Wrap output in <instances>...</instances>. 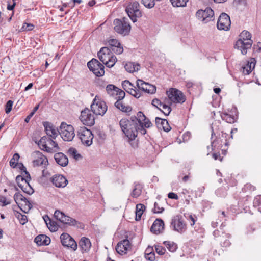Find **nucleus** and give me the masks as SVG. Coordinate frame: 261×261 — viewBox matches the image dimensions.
Masks as SVG:
<instances>
[{
    "label": "nucleus",
    "mask_w": 261,
    "mask_h": 261,
    "mask_svg": "<svg viewBox=\"0 0 261 261\" xmlns=\"http://www.w3.org/2000/svg\"><path fill=\"white\" fill-rule=\"evenodd\" d=\"M167 94L168 98H166L164 102L155 98L152 100L151 102L152 105L159 110H161L158 108V106H162V108L165 110V111H162L163 113L166 116L169 115L171 112L172 102L182 103L186 100V97L184 94L180 90L174 88H171L167 91Z\"/></svg>",
    "instance_id": "1"
},
{
    "label": "nucleus",
    "mask_w": 261,
    "mask_h": 261,
    "mask_svg": "<svg viewBox=\"0 0 261 261\" xmlns=\"http://www.w3.org/2000/svg\"><path fill=\"white\" fill-rule=\"evenodd\" d=\"M134 120H137L135 117H131L130 119L123 118L119 122V125L125 135L131 140L135 139L140 133V129H138L139 126Z\"/></svg>",
    "instance_id": "2"
},
{
    "label": "nucleus",
    "mask_w": 261,
    "mask_h": 261,
    "mask_svg": "<svg viewBox=\"0 0 261 261\" xmlns=\"http://www.w3.org/2000/svg\"><path fill=\"white\" fill-rule=\"evenodd\" d=\"M240 37L234 44V48L240 50L243 55H245L247 49L251 47L253 43L251 39V34L248 31L244 30L241 33Z\"/></svg>",
    "instance_id": "3"
},
{
    "label": "nucleus",
    "mask_w": 261,
    "mask_h": 261,
    "mask_svg": "<svg viewBox=\"0 0 261 261\" xmlns=\"http://www.w3.org/2000/svg\"><path fill=\"white\" fill-rule=\"evenodd\" d=\"M216 123H213L211 126L212 134H211V146L212 149L214 151H217L221 149L223 147V145H224L225 147H226L228 145V141L227 139L228 134L223 132H221V137H216L215 139L213 140L214 136L216 135V132L215 129ZM217 133V132H216Z\"/></svg>",
    "instance_id": "4"
},
{
    "label": "nucleus",
    "mask_w": 261,
    "mask_h": 261,
    "mask_svg": "<svg viewBox=\"0 0 261 261\" xmlns=\"http://www.w3.org/2000/svg\"><path fill=\"white\" fill-rule=\"evenodd\" d=\"M54 139L47 136L41 138L38 142L40 149L48 153H55L60 150L58 143L53 140Z\"/></svg>",
    "instance_id": "5"
},
{
    "label": "nucleus",
    "mask_w": 261,
    "mask_h": 261,
    "mask_svg": "<svg viewBox=\"0 0 261 261\" xmlns=\"http://www.w3.org/2000/svg\"><path fill=\"white\" fill-rule=\"evenodd\" d=\"M54 217L61 222L68 224L70 226H77V227L84 229V225L83 223L78 222L75 219L66 215L64 213L56 210L54 213Z\"/></svg>",
    "instance_id": "6"
},
{
    "label": "nucleus",
    "mask_w": 261,
    "mask_h": 261,
    "mask_svg": "<svg viewBox=\"0 0 261 261\" xmlns=\"http://www.w3.org/2000/svg\"><path fill=\"white\" fill-rule=\"evenodd\" d=\"M170 228L174 231L182 234L187 231V224L181 215H177L172 218Z\"/></svg>",
    "instance_id": "7"
},
{
    "label": "nucleus",
    "mask_w": 261,
    "mask_h": 261,
    "mask_svg": "<svg viewBox=\"0 0 261 261\" xmlns=\"http://www.w3.org/2000/svg\"><path fill=\"white\" fill-rule=\"evenodd\" d=\"M125 11L133 22L142 16V12L140 9V4L138 2L129 3L125 8Z\"/></svg>",
    "instance_id": "8"
},
{
    "label": "nucleus",
    "mask_w": 261,
    "mask_h": 261,
    "mask_svg": "<svg viewBox=\"0 0 261 261\" xmlns=\"http://www.w3.org/2000/svg\"><path fill=\"white\" fill-rule=\"evenodd\" d=\"M127 20V18L125 17H123L122 19H115L113 22L114 30L117 33L124 36L128 35L130 30V25Z\"/></svg>",
    "instance_id": "9"
},
{
    "label": "nucleus",
    "mask_w": 261,
    "mask_h": 261,
    "mask_svg": "<svg viewBox=\"0 0 261 261\" xmlns=\"http://www.w3.org/2000/svg\"><path fill=\"white\" fill-rule=\"evenodd\" d=\"M62 138L66 141H71L75 136L74 129L71 125H68L63 122L58 130Z\"/></svg>",
    "instance_id": "10"
},
{
    "label": "nucleus",
    "mask_w": 261,
    "mask_h": 261,
    "mask_svg": "<svg viewBox=\"0 0 261 261\" xmlns=\"http://www.w3.org/2000/svg\"><path fill=\"white\" fill-rule=\"evenodd\" d=\"M106 103L102 100L95 96L91 105V110L96 115L103 116L107 111Z\"/></svg>",
    "instance_id": "11"
},
{
    "label": "nucleus",
    "mask_w": 261,
    "mask_h": 261,
    "mask_svg": "<svg viewBox=\"0 0 261 261\" xmlns=\"http://www.w3.org/2000/svg\"><path fill=\"white\" fill-rule=\"evenodd\" d=\"M77 135L83 144L87 146L92 144L93 135L90 129L85 126L80 127L77 130Z\"/></svg>",
    "instance_id": "12"
},
{
    "label": "nucleus",
    "mask_w": 261,
    "mask_h": 261,
    "mask_svg": "<svg viewBox=\"0 0 261 261\" xmlns=\"http://www.w3.org/2000/svg\"><path fill=\"white\" fill-rule=\"evenodd\" d=\"M87 66L91 71L97 77L102 76L105 74V67L98 60L93 58L87 63Z\"/></svg>",
    "instance_id": "13"
},
{
    "label": "nucleus",
    "mask_w": 261,
    "mask_h": 261,
    "mask_svg": "<svg viewBox=\"0 0 261 261\" xmlns=\"http://www.w3.org/2000/svg\"><path fill=\"white\" fill-rule=\"evenodd\" d=\"M196 16L198 19L206 23L214 20V12L210 7H207L204 10H198Z\"/></svg>",
    "instance_id": "14"
},
{
    "label": "nucleus",
    "mask_w": 261,
    "mask_h": 261,
    "mask_svg": "<svg viewBox=\"0 0 261 261\" xmlns=\"http://www.w3.org/2000/svg\"><path fill=\"white\" fill-rule=\"evenodd\" d=\"M231 25L230 17L225 13H222L219 16L217 27L220 30L227 31L229 29Z\"/></svg>",
    "instance_id": "15"
},
{
    "label": "nucleus",
    "mask_w": 261,
    "mask_h": 261,
    "mask_svg": "<svg viewBox=\"0 0 261 261\" xmlns=\"http://www.w3.org/2000/svg\"><path fill=\"white\" fill-rule=\"evenodd\" d=\"M81 121L85 125L91 126L95 123V118L89 109L86 108L81 111L80 117Z\"/></svg>",
    "instance_id": "16"
},
{
    "label": "nucleus",
    "mask_w": 261,
    "mask_h": 261,
    "mask_svg": "<svg viewBox=\"0 0 261 261\" xmlns=\"http://www.w3.org/2000/svg\"><path fill=\"white\" fill-rule=\"evenodd\" d=\"M61 242L64 247H70L73 250L77 249L76 241L67 233H63L60 236Z\"/></svg>",
    "instance_id": "17"
},
{
    "label": "nucleus",
    "mask_w": 261,
    "mask_h": 261,
    "mask_svg": "<svg viewBox=\"0 0 261 261\" xmlns=\"http://www.w3.org/2000/svg\"><path fill=\"white\" fill-rule=\"evenodd\" d=\"M137 86L139 90H141L147 93L153 94L156 91V87L148 83L145 82L142 80L137 81Z\"/></svg>",
    "instance_id": "18"
},
{
    "label": "nucleus",
    "mask_w": 261,
    "mask_h": 261,
    "mask_svg": "<svg viewBox=\"0 0 261 261\" xmlns=\"http://www.w3.org/2000/svg\"><path fill=\"white\" fill-rule=\"evenodd\" d=\"M122 88L128 93L136 98H139L141 93L139 90H136L133 88H135L133 85L128 81L125 80L122 83Z\"/></svg>",
    "instance_id": "19"
},
{
    "label": "nucleus",
    "mask_w": 261,
    "mask_h": 261,
    "mask_svg": "<svg viewBox=\"0 0 261 261\" xmlns=\"http://www.w3.org/2000/svg\"><path fill=\"white\" fill-rule=\"evenodd\" d=\"M50 181L58 188H64L68 184L67 179L61 174L54 175L50 178Z\"/></svg>",
    "instance_id": "20"
},
{
    "label": "nucleus",
    "mask_w": 261,
    "mask_h": 261,
    "mask_svg": "<svg viewBox=\"0 0 261 261\" xmlns=\"http://www.w3.org/2000/svg\"><path fill=\"white\" fill-rule=\"evenodd\" d=\"M113 56L111 49L108 47H102L97 53V56L103 64Z\"/></svg>",
    "instance_id": "21"
},
{
    "label": "nucleus",
    "mask_w": 261,
    "mask_h": 261,
    "mask_svg": "<svg viewBox=\"0 0 261 261\" xmlns=\"http://www.w3.org/2000/svg\"><path fill=\"white\" fill-rule=\"evenodd\" d=\"M130 248L131 244L126 238L118 243L116 247V250L118 254H122L126 253Z\"/></svg>",
    "instance_id": "22"
},
{
    "label": "nucleus",
    "mask_w": 261,
    "mask_h": 261,
    "mask_svg": "<svg viewBox=\"0 0 261 261\" xmlns=\"http://www.w3.org/2000/svg\"><path fill=\"white\" fill-rule=\"evenodd\" d=\"M45 132L47 135V137H50L53 139H55L58 135V130L51 123L46 121L43 122Z\"/></svg>",
    "instance_id": "23"
},
{
    "label": "nucleus",
    "mask_w": 261,
    "mask_h": 261,
    "mask_svg": "<svg viewBox=\"0 0 261 261\" xmlns=\"http://www.w3.org/2000/svg\"><path fill=\"white\" fill-rule=\"evenodd\" d=\"M132 117H135L137 119V120H134V121L135 122H136L137 125L139 126V127H138V129H140V133L141 135H145L147 133V131L146 129L143 128L141 123L147 119L145 115L142 112L139 111L137 114V116H133Z\"/></svg>",
    "instance_id": "24"
},
{
    "label": "nucleus",
    "mask_w": 261,
    "mask_h": 261,
    "mask_svg": "<svg viewBox=\"0 0 261 261\" xmlns=\"http://www.w3.org/2000/svg\"><path fill=\"white\" fill-rule=\"evenodd\" d=\"M164 223L161 219H156L150 228V231L155 234L161 233L164 229Z\"/></svg>",
    "instance_id": "25"
},
{
    "label": "nucleus",
    "mask_w": 261,
    "mask_h": 261,
    "mask_svg": "<svg viewBox=\"0 0 261 261\" xmlns=\"http://www.w3.org/2000/svg\"><path fill=\"white\" fill-rule=\"evenodd\" d=\"M56 162L62 167H65L68 164L67 156L62 152H57L54 154Z\"/></svg>",
    "instance_id": "26"
},
{
    "label": "nucleus",
    "mask_w": 261,
    "mask_h": 261,
    "mask_svg": "<svg viewBox=\"0 0 261 261\" xmlns=\"http://www.w3.org/2000/svg\"><path fill=\"white\" fill-rule=\"evenodd\" d=\"M155 124L159 129H162L166 132H169L171 129V127L170 126L168 121L165 119H162L158 117H156Z\"/></svg>",
    "instance_id": "27"
},
{
    "label": "nucleus",
    "mask_w": 261,
    "mask_h": 261,
    "mask_svg": "<svg viewBox=\"0 0 261 261\" xmlns=\"http://www.w3.org/2000/svg\"><path fill=\"white\" fill-rule=\"evenodd\" d=\"M35 153L38 156V159L33 161V166L35 167L42 165L45 166L46 165H47L48 160L46 157L43 155L42 153L39 151H36Z\"/></svg>",
    "instance_id": "28"
},
{
    "label": "nucleus",
    "mask_w": 261,
    "mask_h": 261,
    "mask_svg": "<svg viewBox=\"0 0 261 261\" xmlns=\"http://www.w3.org/2000/svg\"><path fill=\"white\" fill-rule=\"evenodd\" d=\"M34 242L38 246H47L50 243V239L45 234H39L35 237Z\"/></svg>",
    "instance_id": "29"
},
{
    "label": "nucleus",
    "mask_w": 261,
    "mask_h": 261,
    "mask_svg": "<svg viewBox=\"0 0 261 261\" xmlns=\"http://www.w3.org/2000/svg\"><path fill=\"white\" fill-rule=\"evenodd\" d=\"M79 244L83 253L88 252L91 246L90 240L86 237H82L80 240Z\"/></svg>",
    "instance_id": "30"
},
{
    "label": "nucleus",
    "mask_w": 261,
    "mask_h": 261,
    "mask_svg": "<svg viewBox=\"0 0 261 261\" xmlns=\"http://www.w3.org/2000/svg\"><path fill=\"white\" fill-rule=\"evenodd\" d=\"M14 199L16 203H18L19 201H23L29 210L32 207L31 203L19 192H17L14 194Z\"/></svg>",
    "instance_id": "31"
},
{
    "label": "nucleus",
    "mask_w": 261,
    "mask_h": 261,
    "mask_svg": "<svg viewBox=\"0 0 261 261\" xmlns=\"http://www.w3.org/2000/svg\"><path fill=\"white\" fill-rule=\"evenodd\" d=\"M222 237L218 239L221 246L223 247H229L231 245V242L229 241L231 235L229 233H225V232H222Z\"/></svg>",
    "instance_id": "32"
},
{
    "label": "nucleus",
    "mask_w": 261,
    "mask_h": 261,
    "mask_svg": "<svg viewBox=\"0 0 261 261\" xmlns=\"http://www.w3.org/2000/svg\"><path fill=\"white\" fill-rule=\"evenodd\" d=\"M221 117L223 120L229 123H233L236 122L238 117L236 115L230 114L227 112H222Z\"/></svg>",
    "instance_id": "33"
},
{
    "label": "nucleus",
    "mask_w": 261,
    "mask_h": 261,
    "mask_svg": "<svg viewBox=\"0 0 261 261\" xmlns=\"http://www.w3.org/2000/svg\"><path fill=\"white\" fill-rule=\"evenodd\" d=\"M44 220L48 228L51 231L55 232L58 230V225L56 222L51 221L47 216L44 218Z\"/></svg>",
    "instance_id": "34"
},
{
    "label": "nucleus",
    "mask_w": 261,
    "mask_h": 261,
    "mask_svg": "<svg viewBox=\"0 0 261 261\" xmlns=\"http://www.w3.org/2000/svg\"><path fill=\"white\" fill-rule=\"evenodd\" d=\"M115 107L123 112H130L132 108L129 106H125L122 101H116L114 103Z\"/></svg>",
    "instance_id": "35"
},
{
    "label": "nucleus",
    "mask_w": 261,
    "mask_h": 261,
    "mask_svg": "<svg viewBox=\"0 0 261 261\" xmlns=\"http://www.w3.org/2000/svg\"><path fill=\"white\" fill-rule=\"evenodd\" d=\"M145 210V206L144 204L139 203L136 205V221H139L141 220V216Z\"/></svg>",
    "instance_id": "36"
},
{
    "label": "nucleus",
    "mask_w": 261,
    "mask_h": 261,
    "mask_svg": "<svg viewBox=\"0 0 261 261\" xmlns=\"http://www.w3.org/2000/svg\"><path fill=\"white\" fill-rule=\"evenodd\" d=\"M255 67V63L253 62H248L244 67H242V72L245 75H248L250 73Z\"/></svg>",
    "instance_id": "37"
},
{
    "label": "nucleus",
    "mask_w": 261,
    "mask_h": 261,
    "mask_svg": "<svg viewBox=\"0 0 261 261\" xmlns=\"http://www.w3.org/2000/svg\"><path fill=\"white\" fill-rule=\"evenodd\" d=\"M163 244L168 250L171 252H175L178 248L177 244L174 242L166 241L163 242Z\"/></svg>",
    "instance_id": "38"
},
{
    "label": "nucleus",
    "mask_w": 261,
    "mask_h": 261,
    "mask_svg": "<svg viewBox=\"0 0 261 261\" xmlns=\"http://www.w3.org/2000/svg\"><path fill=\"white\" fill-rule=\"evenodd\" d=\"M142 189V186L141 184H136L131 193V196L134 198H137L139 197L141 194Z\"/></svg>",
    "instance_id": "39"
},
{
    "label": "nucleus",
    "mask_w": 261,
    "mask_h": 261,
    "mask_svg": "<svg viewBox=\"0 0 261 261\" xmlns=\"http://www.w3.org/2000/svg\"><path fill=\"white\" fill-rule=\"evenodd\" d=\"M119 88L112 84L108 85L106 87V90L108 94L112 96H116Z\"/></svg>",
    "instance_id": "40"
},
{
    "label": "nucleus",
    "mask_w": 261,
    "mask_h": 261,
    "mask_svg": "<svg viewBox=\"0 0 261 261\" xmlns=\"http://www.w3.org/2000/svg\"><path fill=\"white\" fill-rule=\"evenodd\" d=\"M29 181L25 182V184H24L20 188H21L23 192L29 195H31L34 193V191L32 187L30 185Z\"/></svg>",
    "instance_id": "41"
},
{
    "label": "nucleus",
    "mask_w": 261,
    "mask_h": 261,
    "mask_svg": "<svg viewBox=\"0 0 261 261\" xmlns=\"http://www.w3.org/2000/svg\"><path fill=\"white\" fill-rule=\"evenodd\" d=\"M189 0H170L174 7H184L187 5Z\"/></svg>",
    "instance_id": "42"
},
{
    "label": "nucleus",
    "mask_w": 261,
    "mask_h": 261,
    "mask_svg": "<svg viewBox=\"0 0 261 261\" xmlns=\"http://www.w3.org/2000/svg\"><path fill=\"white\" fill-rule=\"evenodd\" d=\"M139 65H138L137 66H135L134 63L128 62L126 63L124 68L127 72L132 73L136 71H138L139 70Z\"/></svg>",
    "instance_id": "43"
},
{
    "label": "nucleus",
    "mask_w": 261,
    "mask_h": 261,
    "mask_svg": "<svg viewBox=\"0 0 261 261\" xmlns=\"http://www.w3.org/2000/svg\"><path fill=\"white\" fill-rule=\"evenodd\" d=\"M261 227V223L260 222H258L257 223H253L250 226H249L247 228V234H251L253 233L256 230H257L259 228Z\"/></svg>",
    "instance_id": "44"
},
{
    "label": "nucleus",
    "mask_w": 261,
    "mask_h": 261,
    "mask_svg": "<svg viewBox=\"0 0 261 261\" xmlns=\"http://www.w3.org/2000/svg\"><path fill=\"white\" fill-rule=\"evenodd\" d=\"M20 156L19 154L17 153H14L13 156V158L10 160L9 162L10 166L13 168H15L16 167L18 162Z\"/></svg>",
    "instance_id": "45"
},
{
    "label": "nucleus",
    "mask_w": 261,
    "mask_h": 261,
    "mask_svg": "<svg viewBox=\"0 0 261 261\" xmlns=\"http://www.w3.org/2000/svg\"><path fill=\"white\" fill-rule=\"evenodd\" d=\"M68 153L70 156L73 157L75 160H78L79 158H82L81 155L78 153L77 150L73 147H70L68 149Z\"/></svg>",
    "instance_id": "46"
},
{
    "label": "nucleus",
    "mask_w": 261,
    "mask_h": 261,
    "mask_svg": "<svg viewBox=\"0 0 261 261\" xmlns=\"http://www.w3.org/2000/svg\"><path fill=\"white\" fill-rule=\"evenodd\" d=\"M117 61V58L115 56H113L111 57L110 59L105 62L103 65L105 64L108 68H111L114 66Z\"/></svg>",
    "instance_id": "47"
},
{
    "label": "nucleus",
    "mask_w": 261,
    "mask_h": 261,
    "mask_svg": "<svg viewBox=\"0 0 261 261\" xmlns=\"http://www.w3.org/2000/svg\"><path fill=\"white\" fill-rule=\"evenodd\" d=\"M253 206L261 212V195L256 196L253 200Z\"/></svg>",
    "instance_id": "48"
},
{
    "label": "nucleus",
    "mask_w": 261,
    "mask_h": 261,
    "mask_svg": "<svg viewBox=\"0 0 261 261\" xmlns=\"http://www.w3.org/2000/svg\"><path fill=\"white\" fill-rule=\"evenodd\" d=\"M141 3L146 7L149 9L154 6V0H141Z\"/></svg>",
    "instance_id": "49"
},
{
    "label": "nucleus",
    "mask_w": 261,
    "mask_h": 261,
    "mask_svg": "<svg viewBox=\"0 0 261 261\" xmlns=\"http://www.w3.org/2000/svg\"><path fill=\"white\" fill-rule=\"evenodd\" d=\"M16 217L19 220L20 223L22 225H24L28 222L27 217L25 215H23L20 213L17 212Z\"/></svg>",
    "instance_id": "50"
},
{
    "label": "nucleus",
    "mask_w": 261,
    "mask_h": 261,
    "mask_svg": "<svg viewBox=\"0 0 261 261\" xmlns=\"http://www.w3.org/2000/svg\"><path fill=\"white\" fill-rule=\"evenodd\" d=\"M256 189L255 187L249 183H247L244 185L242 189L243 192H252Z\"/></svg>",
    "instance_id": "51"
},
{
    "label": "nucleus",
    "mask_w": 261,
    "mask_h": 261,
    "mask_svg": "<svg viewBox=\"0 0 261 261\" xmlns=\"http://www.w3.org/2000/svg\"><path fill=\"white\" fill-rule=\"evenodd\" d=\"M215 194L219 197H225L226 195V190L224 187H220L216 190Z\"/></svg>",
    "instance_id": "52"
},
{
    "label": "nucleus",
    "mask_w": 261,
    "mask_h": 261,
    "mask_svg": "<svg viewBox=\"0 0 261 261\" xmlns=\"http://www.w3.org/2000/svg\"><path fill=\"white\" fill-rule=\"evenodd\" d=\"M27 181L28 180H27L24 177L20 175H17L16 177V182L19 188H20L24 184H25V182H27Z\"/></svg>",
    "instance_id": "53"
},
{
    "label": "nucleus",
    "mask_w": 261,
    "mask_h": 261,
    "mask_svg": "<svg viewBox=\"0 0 261 261\" xmlns=\"http://www.w3.org/2000/svg\"><path fill=\"white\" fill-rule=\"evenodd\" d=\"M116 99L117 101H122L124 99L125 96V93L122 90L119 88L118 91L117 92L116 94Z\"/></svg>",
    "instance_id": "54"
},
{
    "label": "nucleus",
    "mask_w": 261,
    "mask_h": 261,
    "mask_svg": "<svg viewBox=\"0 0 261 261\" xmlns=\"http://www.w3.org/2000/svg\"><path fill=\"white\" fill-rule=\"evenodd\" d=\"M13 101L11 100H8L5 106V111L6 114H9L12 109Z\"/></svg>",
    "instance_id": "55"
},
{
    "label": "nucleus",
    "mask_w": 261,
    "mask_h": 261,
    "mask_svg": "<svg viewBox=\"0 0 261 261\" xmlns=\"http://www.w3.org/2000/svg\"><path fill=\"white\" fill-rule=\"evenodd\" d=\"M156 252L160 255H162L165 254L166 249L159 245H155L154 246Z\"/></svg>",
    "instance_id": "56"
},
{
    "label": "nucleus",
    "mask_w": 261,
    "mask_h": 261,
    "mask_svg": "<svg viewBox=\"0 0 261 261\" xmlns=\"http://www.w3.org/2000/svg\"><path fill=\"white\" fill-rule=\"evenodd\" d=\"M111 50L117 54H121L123 51V48L120 44V45H117L114 47H113Z\"/></svg>",
    "instance_id": "57"
},
{
    "label": "nucleus",
    "mask_w": 261,
    "mask_h": 261,
    "mask_svg": "<svg viewBox=\"0 0 261 261\" xmlns=\"http://www.w3.org/2000/svg\"><path fill=\"white\" fill-rule=\"evenodd\" d=\"M164 211V208L160 207L158 203L155 202L154 204V208L152 210V211L154 213H162Z\"/></svg>",
    "instance_id": "58"
},
{
    "label": "nucleus",
    "mask_w": 261,
    "mask_h": 261,
    "mask_svg": "<svg viewBox=\"0 0 261 261\" xmlns=\"http://www.w3.org/2000/svg\"><path fill=\"white\" fill-rule=\"evenodd\" d=\"M109 44L111 46V49H112L113 47H114L115 46L117 45H120V43L118 41V40L115 39H110L108 41Z\"/></svg>",
    "instance_id": "59"
},
{
    "label": "nucleus",
    "mask_w": 261,
    "mask_h": 261,
    "mask_svg": "<svg viewBox=\"0 0 261 261\" xmlns=\"http://www.w3.org/2000/svg\"><path fill=\"white\" fill-rule=\"evenodd\" d=\"M145 257L146 260L149 261H154L155 260V253L153 252L152 253H145Z\"/></svg>",
    "instance_id": "60"
},
{
    "label": "nucleus",
    "mask_w": 261,
    "mask_h": 261,
    "mask_svg": "<svg viewBox=\"0 0 261 261\" xmlns=\"http://www.w3.org/2000/svg\"><path fill=\"white\" fill-rule=\"evenodd\" d=\"M141 123L142 124L143 128L145 129V128H149L152 125L149 119H148L147 118L146 120H144Z\"/></svg>",
    "instance_id": "61"
},
{
    "label": "nucleus",
    "mask_w": 261,
    "mask_h": 261,
    "mask_svg": "<svg viewBox=\"0 0 261 261\" xmlns=\"http://www.w3.org/2000/svg\"><path fill=\"white\" fill-rule=\"evenodd\" d=\"M0 202L3 203L2 206H3L10 204V201H7L6 197L2 195H0Z\"/></svg>",
    "instance_id": "62"
},
{
    "label": "nucleus",
    "mask_w": 261,
    "mask_h": 261,
    "mask_svg": "<svg viewBox=\"0 0 261 261\" xmlns=\"http://www.w3.org/2000/svg\"><path fill=\"white\" fill-rule=\"evenodd\" d=\"M217 151H215L212 154V157L214 158V160H219L220 161H222L223 160V157L220 156V153L219 152H216Z\"/></svg>",
    "instance_id": "63"
},
{
    "label": "nucleus",
    "mask_w": 261,
    "mask_h": 261,
    "mask_svg": "<svg viewBox=\"0 0 261 261\" xmlns=\"http://www.w3.org/2000/svg\"><path fill=\"white\" fill-rule=\"evenodd\" d=\"M246 3V0H233V4L236 6H238L241 5H245Z\"/></svg>",
    "instance_id": "64"
}]
</instances>
